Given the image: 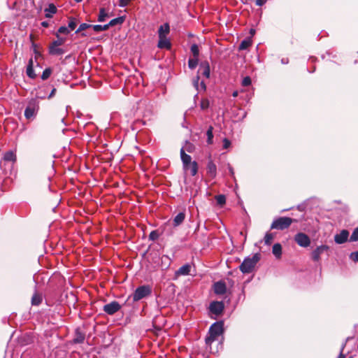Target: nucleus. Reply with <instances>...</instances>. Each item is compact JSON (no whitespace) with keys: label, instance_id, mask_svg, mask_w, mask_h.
<instances>
[{"label":"nucleus","instance_id":"obj_1","mask_svg":"<svg viewBox=\"0 0 358 358\" xmlns=\"http://www.w3.org/2000/svg\"><path fill=\"white\" fill-rule=\"evenodd\" d=\"M223 333V324L222 322L213 323L208 331V335L205 339L207 348L212 351L211 345L213 342L218 341L219 337Z\"/></svg>","mask_w":358,"mask_h":358},{"label":"nucleus","instance_id":"obj_2","mask_svg":"<svg viewBox=\"0 0 358 358\" xmlns=\"http://www.w3.org/2000/svg\"><path fill=\"white\" fill-rule=\"evenodd\" d=\"M259 260V255L255 254L252 257L245 258L239 268L242 273H251L255 268L257 263Z\"/></svg>","mask_w":358,"mask_h":358},{"label":"nucleus","instance_id":"obj_3","mask_svg":"<svg viewBox=\"0 0 358 358\" xmlns=\"http://www.w3.org/2000/svg\"><path fill=\"white\" fill-rule=\"evenodd\" d=\"M295 220L288 217L275 218L271 225V229L284 230L288 229Z\"/></svg>","mask_w":358,"mask_h":358},{"label":"nucleus","instance_id":"obj_4","mask_svg":"<svg viewBox=\"0 0 358 358\" xmlns=\"http://www.w3.org/2000/svg\"><path fill=\"white\" fill-rule=\"evenodd\" d=\"M39 110V102L36 99H31L24 110V116L27 120L34 118Z\"/></svg>","mask_w":358,"mask_h":358},{"label":"nucleus","instance_id":"obj_5","mask_svg":"<svg viewBox=\"0 0 358 358\" xmlns=\"http://www.w3.org/2000/svg\"><path fill=\"white\" fill-rule=\"evenodd\" d=\"M152 293V289L149 285L139 286L136 289L132 294L134 301H138L141 299L150 296Z\"/></svg>","mask_w":358,"mask_h":358},{"label":"nucleus","instance_id":"obj_6","mask_svg":"<svg viewBox=\"0 0 358 358\" xmlns=\"http://www.w3.org/2000/svg\"><path fill=\"white\" fill-rule=\"evenodd\" d=\"M294 241L299 246L303 248H307L310 244L309 236L303 232L297 233L294 236Z\"/></svg>","mask_w":358,"mask_h":358},{"label":"nucleus","instance_id":"obj_7","mask_svg":"<svg viewBox=\"0 0 358 358\" xmlns=\"http://www.w3.org/2000/svg\"><path fill=\"white\" fill-rule=\"evenodd\" d=\"M121 306L117 301H113L103 306V310L108 315H112L119 311Z\"/></svg>","mask_w":358,"mask_h":358},{"label":"nucleus","instance_id":"obj_8","mask_svg":"<svg viewBox=\"0 0 358 358\" xmlns=\"http://www.w3.org/2000/svg\"><path fill=\"white\" fill-rule=\"evenodd\" d=\"M224 308V306L222 301H213L209 306L210 312L215 315H220Z\"/></svg>","mask_w":358,"mask_h":358},{"label":"nucleus","instance_id":"obj_9","mask_svg":"<svg viewBox=\"0 0 358 358\" xmlns=\"http://www.w3.org/2000/svg\"><path fill=\"white\" fill-rule=\"evenodd\" d=\"M192 266L189 264H185L176 271L174 275L175 278H178L181 275H187L190 273Z\"/></svg>","mask_w":358,"mask_h":358},{"label":"nucleus","instance_id":"obj_10","mask_svg":"<svg viewBox=\"0 0 358 358\" xmlns=\"http://www.w3.org/2000/svg\"><path fill=\"white\" fill-rule=\"evenodd\" d=\"M206 173L208 177L213 179L217 176V166L212 161L209 160L206 166Z\"/></svg>","mask_w":358,"mask_h":358},{"label":"nucleus","instance_id":"obj_11","mask_svg":"<svg viewBox=\"0 0 358 358\" xmlns=\"http://www.w3.org/2000/svg\"><path fill=\"white\" fill-rule=\"evenodd\" d=\"M329 249V247L327 245H320L315 248L312 252V259L318 262L320 259V255L325 251Z\"/></svg>","mask_w":358,"mask_h":358},{"label":"nucleus","instance_id":"obj_12","mask_svg":"<svg viewBox=\"0 0 358 358\" xmlns=\"http://www.w3.org/2000/svg\"><path fill=\"white\" fill-rule=\"evenodd\" d=\"M85 332H84L80 327L76 328L73 342L74 343H83L85 341Z\"/></svg>","mask_w":358,"mask_h":358},{"label":"nucleus","instance_id":"obj_13","mask_svg":"<svg viewBox=\"0 0 358 358\" xmlns=\"http://www.w3.org/2000/svg\"><path fill=\"white\" fill-rule=\"evenodd\" d=\"M348 236L349 232L343 229L339 234L335 235L334 241L338 244H342L347 241Z\"/></svg>","mask_w":358,"mask_h":358},{"label":"nucleus","instance_id":"obj_14","mask_svg":"<svg viewBox=\"0 0 358 358\" xmlns=\"http://www.w3.org/2000/svg\"><path fill=\"white\" fill-rule=\"evenodd\" d=\"M214 292L216 294H224L227 291L226 284L223 281L216 282L213 285Z\"/></svg>","mask_w":358,"mask_h":358},{"label":"nucleus","instance_id":"obj_15","mask_svg":"<svg viewBox=\"0 0 358 358\" xmlns=\"http://www.w3.org/2000/svg\"><path fill=\"white\" fill-rule=\"evenodd\" d=\"M199 73H201L206 78H209L210 70L209 63L207 61L202 62L200 64Z\"/></svg>","mask_w":358,"mask_h":358},{"label":"nucleus","instance_id":"obj_16","mask_svg":"<svg viewBox=\"0 0 358 358\" xmlns=\"http://www.w3.org/2000/svg\"><path fill=\"white\" fill-rule=\"evenodd\" d=\"M157 47L160 49L169 50L171 48V43L167 36H159Z\"/></svg>","mask_w":358,"mask_h":358},{"label":"nucleus","instance_id":"obj_17","mask_svg":"<svg viewBox=\"0 0 358 358\" xmlns=\"http://www.w3.org/2000/svg\"><path fill=\"white\" fill-rule=\"evenodd\" d=\"M180 157L183 168H187L188 164L192 162L191 156L185 152L183 148L180 150Z\"/></svg>","mask_w":358,"mask_h":358},{"label":"nucleus","instance_id":"obj_18","mask_svg":"<svg viewBox=\"0 0 358 358\" xmlns=\"http://www.w3.org/2000/svg\"><path fill=\"white\" fill-rule=\"evenodd\" d=\"M198 164L196 161H193L189 164L187 168H183L185 171H189L190 175L194 176L198 172Z\"/></svg>","mask_w":358,"mask_h":358},{"label":"nucleus","instance_id":"obj_19","mask_svg":"<svg viewBox=\"0 0 358 358\" xmlns=\"http://www.w3.org/2000/svg\"><path fill=\"white\" fill-rule=\"evenodd\" d=\"M57 8L53 3H50L48 5V7L45 8V16L47 18H51L52 17L53 15L57 13Z\"/></svg>","mask_w":358,"mask_h":358},{"label":"nucleus","instance_id":"obj_20","mask_svg":"<svg viewBox=\"0 0 358 358\" xmlns=\"http://www.w3.org/2000/svg\"><path fill=\"white\" fill-rule=\"evenodd\" d=\"M170 32V26L169 23H164L161 25L158 29V36H167Z\"/></svg>","mask_w":358,"mask_h":358},{"label":"nucleus","instance_id":"obj_21","mask_svg":"<svg viewBox=\"0 0 358 358\" xmlns=\"http://www.w3.org/2000/svg\"><path fill=\"white\" fill-rule=\"evenodd\" d=\"M34 62L32 58L29 60L28 65L27 66L26 73L28 77L30 78L34 79L36 77V74L35 73L33 68Z\"/></svg>","mask_w":358,"mask_h":358},{"label":"nucleus","instance_id":"obj_22","mask_svg":"<svg viewBox=\"0 0 358 358\" xmlns=\"http://www.w3.org/2000/svg\"><path fill=\"white\" fill-rule=\"evenodd\" d=\"M185 218V214L182 212L179 213L174 218L173 221V225L178 227L181 224Z\"/></svg>","mask_w":358,"mask_h":358},{"label":"nucleus","instance_id":"obj_23","mask_svg":"<svg viewBox=\"0 0 358 358\" xmlns=\"http://www.w3.org/2000/svg\"><path fill=\"white\" fill-rule=\"evenodd\" d=\"M49 53L52 55H62L64 53V50L62 48H59L58 46L50 45Z\"/></svg>","mask_w":358,"mask_h":358},{"label":"nucleus","instance_id":"obj_24","mask_svg":"<svg viewBox=\"0 0 358 358\" xmlns=\"http://www.w3.org/2000/svg\"><path fill=\"white\" fill-rule=\"evenodd\" d=\"M42 301H43L42 294L36 292L31 297L32 306H38L42 303Z\"/></svg>","mask_w":358,"mask_h":358},{"label":"nucleus","instance_id":"obj_25","mask_svg":"<svg viewBox=\"0 0 358 358\" xmlns=\"http://www.w3.org/2000/svg\"><path fill=\"white\" fill-rule=\"evenodd\" d=\"M272 252L277 259L280 258L282 255L281 245L280 243H275L272 248Z\"/></svg>","mask_w":358,"mask_h":358},{"label":"nucleus","instance_id":"obj_26","mask_svg":"<svg viewBox=\"0 0 358 358\" xmlns=\"http://www.w3.org/2000/svg\"><path fill=\"white\" fill-rule=\"evenodd\" d=\"M124 20H125V17L121 16V17H118L115 19H113L107 24L108 25V28H109L110 27H113L117 24H122L124 22Z\"/></svg>","mask_w":358,"mask_h":358},{"label":"nucleus","instance_id":"obj_27","mask_svg":"<svg viewBox=\"0 0 358 358\" xmlns=\"http://www.w3.org/2000/svg\"><path fill=\"white\" fill-rule=\"evenodd\" d=\"M252 45V41L250 38H246L242 41L239 45L238 49L240 50H243L248 49L250 46Z\"/></svg>","mask_w":358,"mask_h":358},{"label":"nucleus","instance_id":"obj_28","mask_svg":"<svg viewBox=\"0 0 358 358\" xmlns=\"http://www.w3.org/2000/svg\"><path fill=\"white\" fill-rule=\"evenodd\" d=\"M3 159L6 162H14L16 159V156L13 151H8L4 154Z\"/></svg>","mask_w":358,"mask_h":358},{"label":"nucleus","instance_id":"obj_29","mask_svg":"<svg viewBox=\"0 0 358 358\" xmlns=\"http://www.w3.org/2000/svg\"><path fill=\"white\" fill-rule=\"evenodd\" d=\"M199 76L197 75L193 80V84H194V86L196 87V89L197 90H199V86H200V88L201 90H206V85L205 83L201 81L200 85L199 84Z\"/></svg>","mask_w":358,"mask_h":358},{"label":"nucleus","instance_id":"obj_30","mask_svg":"<svg viewBox=\"0 0 358 358\" xmlns=\"http://www.w3.org/2000/svg\"><path fill=\"white\" fill-rule=\"evenodd\" d=\"M213 127L212 126H210L206 131V136H207V143L208 144L213 143Z\"/></svg>","mask_w":358,"mask_h":358},{"label":"nucleus","instance_id":"obj_31","mask_svg":"<svg viewBox=\"0 0 358 358\" xmlns=\"http://www.w3.org/2000/svg\"><path fill=\"white\" fill-rule=\"evenodd\" d=\"M92 27L94 31H96V32H100V31H106V30H108L109 29L108 24H104V25L95 24V25H92Z\"/></svg>","mask_w":358,"mask_h":358},{"label":"nucleus","instance_id":"obj_32","mask_svg":"<svg viewBox=\"0 0 358 358\" xmlns=\"http://www.w3.org/2000/svg\"><path fill=\"white\" fill-rule=\"evenodd\" d=\"M108 17V13L106 12L105 8H101L99 10V14L98 17L99 22H103L106 20V17Z\"/></svg>","mask_w":358,"mask_h":358},{"label":"nucleus","instance_id":"obj_33","mask_svg":"<svg viewBox=\"0 0 358 358\" xmlns=\"http://www.w3.org/2000/svg\"><path fill=\"white\" fill-rule=\"evenodd\" d=\"M198 57H194L193 58H190L189 59V61H188V66H189V68L191 69H194L196 67V66L198 65Z\"/></svg>","mask_w":358,"mask_h":358},{"label":"nucleus","instance_id":"obj_34","mask_svg":"<svg viewBox=\"0 0 358 358\" xmlns=\"http://www.w3.org/2000/svg\"><path fill=\"white\" fill-rule=\"evenodd\" d=\"M274 238V236L271 233H266L264 236V243L267 245H269L271 244L272 241Z\"/></svg>","mask_w":358,"mask_h":358},{"label":"nucleus","instance_id":"obj_35","mask_svg":"<svg viewBox=\"0 0 358 358\" xmlns=\"http://www.w3.org/2000/svg\"><path fill=\"white\" fill-rule=\"evenodd\" d=\"M217 203L220 206H223L226 203V197L223 194H220L215 196Z\"/></svg>","mask_w":358,"mask_h":358},{"label":"nucleus","instance_id":"obj_36","mask_svg":"<svg viewBox=\"0 0 358 358\" xmlns=\"http://www.w3.org/2000/svg\"><path fill=\"white\" fill-rule=\"evenodd\" d=\"M210 106V101L208 99H202L200 102V107L202 110H206Z\"/></svg>","mask_w":358,"mask_h":358},{"label":"nucleus","instance_id":"obj_37","mask_svg":"<svg viewBox=\"0 0 358 358\" xmlns=\"http://www.w3.org/2000/svg\"><path fill=\"white\" fill-rule=\"evenodd\" d=\"M52 73V69L50 68L45 69L41 75V79L45 80H47Z\"/></svg>","mask_w":358,"mask_h":358},{"label":"nucleus","instance_id":"obj_38","mask_svg":"<svg viewBox=\"0 0 358 358\" xmlns=\"http://www.w3.org/2000/svg\"><path fill=\"white\" fill-rule=\"evenodd\" d=\"M190 50L194 57H199V50L196 44L192 45Z\"/></svg>","mask_w":358,"mask_h":358},{"label":"nucleus","instance_id":"obj_39","mask_svg":"<svg viewBox=\"0 0 358 358\" xmlns=\"http://www.w3.org/2000/svg\"><path fill=\"white\" fill-rule=\"evenodd\" d=\"M57 40L54 41L50 45H52L54 46H60L63 45L65 42V38H59L58 36V34H57Z\"/></svg>","mask_w":358,"mask_h":358},{"label":"nucleus","instance_id":"obj_40","mask_svg":"<svg viewBox=\"0 0 358 358\" xmlns=\"http://www.w3.org/2000/svg\"><path fill=\"white\" fill-rule=\"evenodd\" d=\"M350 241H358V227L357 228H355V230L353 231V232L350 238Z\"/></svg>","mask_w":358,"mask_h":358},{"label":"nucleus","instance_id":"obj_41","mask_svg":"<svg viewBox=\"0 0 358 358\" xmlns=\"http://www.w3.org/2000/svg\"><path fill=\"white\" fill-rule=\"evenodd\" d=\"M251 83H252V81H251L250 77L246 76V77L243 78L241 85L243 87H248L251 85Z\"/></svg>","mask_w":358,"mask_h":358},{"label":"nucleus","instance_id":"obj_42","mask_svg":"<svg viewBox=\"0 0 358 358\" xmlns=\"http://www.w3.org/2000/svg\"><path fill=\"white\" fill-rule=\"evenodd\" d=\"M159 238V233L157 231H152L149 235V239L156 241Z\"/></svg>","mask_w":358,"mask_h":358},{"label":"nucleus","instance_id":"obj_43","mask_svg":"<svg viewBox=\"0 0 358 358\" xmlns=\"http://www.w3.org/2000/svg\"><path fill=\"white\" fill-rule=\"evenodd\" d=\"M69 32V28L64 26L60 27L57 31V33L61 34H68Z\"/></svg>","mask_w":358,"mask_h":358},{"label":"nucleus","instance_id":"obj_44","mask_svg":"<svg viewBox=\"0 0 358 358\" xmlns=\"http://www.w3.org/2000/svg\"><path fill=\"white\" fill-rule=\"evenodd\" d=\"M76 27V22L74 18H72L70 20L69 22V30H74Z\"/></svg>","mask_w":358,"mask_h":358},{"label":"nucleus","instance_id":"obj_45","mask_svg":"<svg viewBox=\"0 0 358 358\" xmlns=\"http://www.w3.org/2000/svg\"><path fill=\"white\" fill-rule=\"evenodd\" d=\"M90 27H92V25L86 24V23H83L79 26L78 29L76 31V33H78L83 30H85Z\"/></svg>","mask_w":358,"mask_h":358},{"label":"nucleus","instance_id":"obj_46","mask_svg":"<svg viewBox=\"0 0 358 358\" xmlns=\"http://www.w3.org/2000/svg\"><path fill=\"white\" fill-rule=\"evenodd\" d=\"M350 258L354 262H358V251L357 252H352L350 254Z\"/></svg>","mask_w":358,"mask_h":358},{"label":"nucleus","instance_id":"obj_47","mask_svg":"<svg viewBox=\"0 0 358 358\" xmlns=\"http://www.w3.org/2000/svg\"><path fill=\"white\" fill-rule=\"evenodd\" d=\"M129 1L127 0H119L118 6L120 7H125L129 4Z\"/></svg>","mask_w":358,"mask_h":358},{"label":"nucleus","instance_id":"obj_48","mask_svg":"<svg viewBox=\"0 0 358 358\" xmlns=\"http://www.w3.org/2000/svg\"><path fill=\"white\" fill-rule=\"evenodd\" d=\"M231 145L230 141H229L227 138H224L223 140V148L224 149H227Z\"/></svg>","mask_w":358,"mask_h":358},{"label":"nucleus","instance_id":"obj_49","mask_svg":"<svg viewBox=\"0 0 358 358\" xmlns=\"http://www.w3.org/2000/svg\"><path fill=\"white\" fill-rule=\"evenodd\" d=\"M266 3V0H256V4L259 6H263Z\"/></svg>","mask_w":358,"mask_h":358},{"label":"nucleus","instance_id":"obj_50","mask_svg":"<svg viewBox=\"0 0 358 358\" xmlns=\"http://www.w3.org/2000/svg\"><path fill=\"white\" fill-rule=\"evenodd\" d=\"M45 98V94H41V92L37 93V94H36V100H37L38 99H44Z\"/></svg>","mask_w":358,"mask_h":358},{"label":"nucleus","instance_id":"obj_51","mask_svg":"<svg viewBox=\"0 0 358 358\" xmlns=\"http://www.w3.org/2000/svg\"><path fill=\"white\" fill-rule=\"evenodd\" d=\"M55 92H56V89L55 88H53L50 92V94H49V96H48V99H51L52 96H54V95L55 94Z\"/></svg>","mask_w":358,"mask_h":358},{"label":"nucleus","instance_id":"obj_52","mask_svg":"<svg viewBox=\"0 0 358 358\" xmlns=\"http://www.w3.org/2000/svg\"><path fill=\"white\" fill-rule=\"evenodd\" d=\"M344 347H345V345H343L341 351L340 352V355H338V357L337 358H345V355L343 353V350Z\"/></svg>","mask_w":358,"mask_h":358},{"label":"nucleus","instance_id":"obj_53","mask_svg":"<svg viewBox=\"0 0 358 358\" xmlns=\"http://www.w3.org/2000/svg\"><path fill=\"white\" fill-rule=\"evenodd\" d=\"M41 25L44 27H48V22H41Z\"/></svg>","mask_w":358,"mask_h":358},{"label":"nucleus","instance_id":"obj_54","mask_svg":"<svg viewBox=\"0 0 358 358\" xmlns=\"http://www.w3.org/2000/svg\"><path fill=\"white\" fill-rule=\"evenodd\" d=\"M229 172L231 175H234V170H233V168L231 166H230V165H229Z\"/></svg>","mask_w":358,"mask_h":358},{"label":"nucleus","instance_id":"obj_55","mask_svg":"<svg viewBox=\"0 0 358 358\" xmlns=\"http://www.w3.org/2000/svg\"><path fill=\"white\" fill-rule=\"evenodd\" d=\"M238 91H234V92H233V94H232V96H233L234 97H236V96H238Z\"/></svg>","mask_w":358,"mask_h":358},{"label":"nucleus","instance_id":"obj_56","mask_svg":"<svg viewBox=\"0 0 358 358\" xmlns=\"http://www.w3.org/2000/svg\"><path fill=\"white\" fill-rule=\"evenodd\" d=\"M282 62L283 64H287V63L288 62V60H287V59H286V60H285V59H282Z\"/></svg>","mask_w":358,"mask_h":358},{"label":"nucleus","instance_id":"obj_57","mask_svg":"<svg viewBox=\"0 0 358 358\" xmlns=\"http://www.w3.org/2000/svg\"><path fill=\"white\" fill-rule=\"evenodd\" d=\"M74 1L78 3V2H81L83 0H74Z\"/></svg>","mask_w":358,"mask_h":358},{"label":"nucleus","instance_id":"obj_58","mask_svg":"<svg viewBox=\"0 0 358 358\" xmlns=\"http://www.w3.org/2000/svg\"><path fill=\"white\" fill-rule=\"evenodd\" d=\"M350 358H352V357H350Z\"/></svg>","mask_w":358,"mask_h":358}]
</instances>
